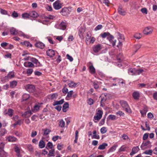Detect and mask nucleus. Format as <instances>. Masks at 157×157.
Listing matches in <instances>:
<instances>
[{
    "mask_svg": "<svg viewBox=\"0 0 157 157\" xmlns=\"http://www.w3.org/2000/svg\"><path fill=\"white\" fill-rule=\"evenodd\" d=\"M120 103L122 108L127 113H132L131 110L126 101L124 100L121 101Z\"/></svg>",
    "mask_w": 157,
    "mask_h": 157,
    "instance_id": "1",
    "label": "nucleus"
},
{
    "mask_svg": "<svg viewBox=\"0 0 157 157\" xmlns=\"http://www.w3.org/2000/svg\"><path fill=\"white\" fill-rule=\"evenodd\" d=\"M5 144L2 142L0 143V157H6L7 155V153L3 150Z\"/></svg>",
    "mask_w": 157,
    "mask_h": 157,
    "instance_id": "2",
    "label": "nucleus"
},
{
    "mask_svg": "<svg viewBox=\"0 0 157 157\" xmlns=\"http://www.w3.org/2000/svg\"><path fill=\"white\" fill-rule=\"evenodd\" d=\"M35 87L34 85L28 84L25 86V89L29 93H33L35 91Z\"/></svg>",
    "mask_w": 157,
    "mask_h": 157,
    "instance_id": "3",
    "label": "nucleus"
},
{
    "mask_svg": "<svg viewBox=\"0 0 157 157\" xmlns=\"http://www.w3.org/2000/svg\"><path fill=\"white\" fill-rule=\"evenodd\" d=\"M59 0H57L53 4L54 8L56 10H58L61 8L62 4Z\"/></svg>",
    "mask_w": 157,
    "mask_h": 157,
    "instance_id": "4",
    "label": "nucleus"
},
{
    "mask_svg": "<svg viewBox=\"0 0 157 157\" xmlns=\"http://www.w3.org/2000/svg\"><path fill=\"white\" fill-rule=\"evenodd\" d=\"M103 114V112L102 110H98V112L96 113V116H94V119L95 120H99L101 118Z\"/></svg>",
    "mask_w": 157,
    "mask_h": 157,
    "instance_id": "5",
    "label": "nucleus"
},
{
    "mask_svg": "<svg viewBox=\"0 0 157 157\" xmlns=\"http://www.w3.org/2000/svg\"><path fill=\"white\" fill-rule=\"evenodd\" d=\"M102 48L101 44H98L94 46L93 48V50L95 53H97L100 51Z\"/></svg>",
    "mask_w": 157,
    "mask_h": 157,
    "instance_id": "6",
    "label": "nucleus"
},
{
    "mask_svg": "<svg viewBox=\"0 0 157 157\" xmlns=\"http://www.w3.org/2000/svg\"><path fill=\"white\" fill-rule=\"evenodd\" d=\"M87 65L89 66V71L91 74H94L95 73V69L94 67L93 64L89 62L87 63Z\"/></svg>",
    "mask_w": 157,
    "mask_h": 157,
    "instance_id": "7",
    "label": "nucleus"
},
{
    "mask_svg": "<svg viewBox=\"0 0 157 157\" xmlns=\"http://www.w3.org/2000/svg\"><path fill=\"white\" fill-rule=\"evenodd\" d=\"M108 40L111 43L113 46L115 45L116 40H113L114 37L110 33L107 37Z\"/></svg>",
    "mask_w": 157,
    "mask_h": 157,
    "instance_id": "8",
    "label": "nucleus"
},
{
    "mask_svg": "<svg viewBox=\"0 0 157 157\" xmlns=\"http://www.w3.org/2000/svg\"><path fill=\"white\" fill-rule=\"evenodd\" d=\"M13 110L11 109H9L7 111L6 110H5L3 112V114L5 115H8L10 117H12L13 115Z\"/></svg>",
    "mask_w": 157,
    "mask_h": 157,
    "instance_id": "9",
    "label": "nucleus"
},
{
    "mask_svg": "<svg viewBox=\"0 0 157 157\" xmlns=\"http://www.w3.org/2000/svg\"><path fill=\"white\" fill-rule=\"evenodd\" d=\"M153 31V29L150 27H147L144 30V34L148 35L151 34Z\"/></svg>",
    "mask_w": 157,
    "mask_h": 157,
    "instance_id": "10",
    "label": "nucleus"
},
{
    "mask_svg": "<svg viewBox=\"0 0 157 157\" xmlns=\"http://www.w3.org/2000/svg\"><path fill=\"white\" fill-rule=\"evenodd\" d=\"M47 56L51 57H53L55 55V51L52 49H49L46 52Z\"/></svg>",
    "mask_w": 157,
    "mask_h": 157,
    "instance_id": "11",
    "label": "nucleus"
},
{
    "mask_svg": "<svg viewBox=\"0 0 157 157\" xmlns=\"http://www.w3.org/2000/svg\"><path fill=\"white\" fill-rule=\"evenodd\" d=\"M114 80H116L118 84L121 86H123V84H125V81L122 79H120L118 78H113Z\"/></svg>",
    "mask_w": 157,
    "mask_h": 157,
    "instance_id": "12",
    "label": "nucleus"
},
{
    "mask_svg": "<svg viewBox=\"0 0 157 157\" xmlns=\"http://www.w3.org/2000/svg\"><path fill=\"white\" fill-rule=\"evenodd\" d=\"M14 77V72L13 71H11L9 72L8 74L5 77V79L6 80H8L9 79L13 78Z\"/></svg>",
    "mask_w": 157,
    "mask_h": 157,
    "instance_id": "13",
    "label": "nucleus"
},
{
    "mask_svg": "<svg viewBox=\"0 0 157 157\" xmlns=\"http://www.w3.org/2000/svg\"><path fill=\"white\" fill-rule=\"evenodd\" d=\"M30 60L34 63L36 64V66L39 67L40 66V62H39L38 60L36 59L33 57H32L30 58Z\"/></svg>",
    "mask_w": 157,
    "mask_h": 157,
    "instance_id": "14",
    "label": "nucleus"
},
{
    "mask_svg": "<svg viewBox=\"0 0 157 157\" xmlns=\"http://www.w3.org/2000/svg\"><path fill=\"white\" fill-rule=\"evenodd\" d=\"M60 13L63 16H67L68 15L69 13V10L67 8H64L62 9L60 11Z\"/></svg>",
    "mask_w": 157,
    "mask_h": 157,
    "instance_id": "15",
    "label": "nucleus"
},
{
    "mask_svg": "<svg viewBox=\"0 0 157 157\" xmlns=\"http://www.w3.org/2000/svg\"><path fill=\"white\" fill-rule=\"evenodd\" d=\"M67 27V23L64 22H62L59 25V28L61 29L65 30Z\"/></svg>",
    "mask_w": 157,
    "mask_h": 157,
    "instance_id": "16",
    "label": "nucleus"
},
{
    "mask_svg": "<svg viewBox=\"0 0 157 157\" xmlns=\"http://www.w3.org/2000/svg\"><path fill=\"white\" fill-rule=\"evenodd\" d=\"M32 114V113L30 111H26L22 114V116L24 117L28 118L31 116Z\"/></svg>",
    "mask_w": 157,
    "mask_h": 157,
    "instance_id": "17",
    "label": "nucleus"
},
{
    "mask_svg": "<svg viewBox=\"0 0 157 157\" xmlns=\"http://www.w3.org/2000/svg\"><path fill=\"white\" fill-rule=\"evenodd\" d=\"M36 47L40 49H43L45 47V45L42 42H38L36 43L35 44Z\"/></svg>",
    "mask_w": 157,
    "mask_h": 157,
    "instance_id": "18",
    "label": "nucleus"
},
{
    "mask_svg": "<svg viewBox=\"0 0 157 157\" xmlns=\"http://www.w3.org/2000/svg\"><path fill=\"white\" fill-rule=\"evenodd\" d=\"M132 95L134 99L136 100H138L140 97V93L138 91L134 92Z\"/></svg>",
    "mask_w": 157,
    "mask_h": 157,
    "instance_id": "19",
    "label": "nucleus"
},
{
    "mask_svg": "<svg viewBox=\"0 0 157 157\" xmlns=\"http://www.w3.org/2000/svg\"><path fill=\"white\" fill-rule=\"evenodd\" d=\"M138 147H135L132 148V152L130 153V155H132L136 153L139 150Z\"/></svg>",
    "mask_w": 157,
    "mask_h": 157,
    "instance_id": "20",
    "label": "nucleus"
},
{
    "mask_svg": "<svg viewBox=\"0 0 157 157\" xmlns=\"http://www.w3.org/2000/svg\"><path fill=\"white\" fill-rule=\"evenodd\" d=\"M78 84V83H75L74 82L71 81L69 82L68 85L70 87L75 88L77 86Z\"/></svg>",
    "mask_w": 157,
    "mask_h": 157,
    "instance_id": "21",
    "label": "nucleus"
},
{
    "mask_svg": "<svg viewBox=\"0 0 157 157\" xmlns=\"http://www.w3.org/2000/svg\"><path fill=\"white\" fill-rule=\"evenodd\" d=\"M11 34L13 35H15L18 34V30L14 28H11L10 30Z\"/></svg>",
    "mask_w": 157,
    "mask_h": 157,
    "instance_id": "22",
    "label": "nucleus"
},
{
    "mask_svg": "<svg viewBox=\"0 0 157 157\" xmlns=\"http://www.w3.org/2000/svg\"><path fill=\"white\" fill-rule=\"evenodd\" d=\"M17 140V138L14 136H10L6 138V140L9 142H14Z\"/></svg>",
    "mask_w": 157,
    "mask_h": 157,
    "instance_id": "23",
    "label": "nucleus"
},
{
    "mask_svg": "<svg viewBox=\"0 0 157 157\" xmlns=\"http://www.w3.org/2000/svg\"><path fill=\"white\" fill-rule=\"evenodd\" d=\"M128 74L131 75H136V69L134 68H129L128 70Z\"/></svg>",
    "mask_w": 157,
    "mask_h": 157,
    "instance_id": "24",
    "label": "nucleus"
},
{
    "mask_svg": "<svg viewBox=\"0 0 157 157\" xmlns=\"http://www.w3.org/2000/svg\"><path fill=\"white\" fill-rule=\"evenodd\" d=\"M147 111V106H144L142 110H140V111L142 116H144L145 115Z\"/></svg>",
    "mask_w": 157,
    "mask_h": 157,
    "instance_id": "25",
    "label": "nucleus"
},
{
    "mask_svg": "<svg viewBox=\"0 0 157 157\" xmlns=\"http://www.w3.org/2000/svg\"><path fill=\"white\" fill-rule=\"evenodd\" d=\"M69 107V103L67 102H65L63 106V111L64 112H66L67 111V109Z\"/></svg>",
    "mask_w": 157,
    "mask_h": 157,
    "instance_id": "26",
    "label": "nucleus"
},
{
    "mask_svg": "<svg viewBox=\"0 0 157 157\" xmlns=\"http://www.w3.org/2000/svg\"><path fill=\"white\" fill-rule=\"evenodd\" d=\"M15 151L17 153V155L18 157L21 156V155L20 154V148L17 145H16L14 147Z\"/></svg>",
    "mask_w": 157,
    "mask_h": 157,
    "instance_id": "27",
    "label": "nucleus"
},
{
    "mask_svg": "<svg viewBox=\"0 0 157 157\" xmlns=\"http://www.w3.org/2000/svg\"><path fill=\"white\" fill-rule=\"evenodd\" d=\"M58 94L57 93H55L52 94H50L48 96L49 98L53 100L54 99H56L57 96Z\"/></svg>",
    "mask_w": 157,
    "mask_h": 157,
    "instance_id": "28",
    "label": "nucleus"
},
{
    "mask_svg": "<svg viewBox=\"0 0 157 157\" xmlns=\"http://www.w3.org/2000/svg\"><path fill=\"white\" fill-rule=\"evenodd\" d=\"M119 13L122 15H125L126 13V12L122 9L121 7L120 6L118 9Z\"/></svg>",
    "mask_w": 157,
    "mask_h": 157,
    "instance_id": "29",
    "label": "nucleus"
},
{
    "mask_svg": "<svg viewBox=\"0 0 157 157\" xmlns=\"http://www.w3.org/2000/svg\"><path fill=\"white\" fill-rule=\"evenodd\" d=\"M64 102V99H62L60 101H55L53 104V105L54 106L57 105H61L63 104Z\"/></svg>",
    "mask_w": 157,
    "mask_h": 157,
    "instance_id": "30",
    "label": "nucleus"
},
{
    "mask_svg": "<svg viewBox=\"0 0 157 157\" xmlns=\"http://www.w3.org/2000/svg\"><path fill=\"white\" fill-rule=\"evenodd\" d=\"M30 17L35 18L37 17L38 15L35 11H32L29 13Z\"/></svg>",
    "mask_w": 157,
    "mask_h": 157,
    "instance_id": "31",
    "label": "nucleus"
},
{
    "mask_svg": "<svg viewBox=\"0 0 157 157\" xmlns=\"http://www.w3.org/2000/svg\"><path fill=\"white\" fill-rule=\"evenodd\" d=\"M151 143L149 141H147L145 143H143L141 145L140 147L142 149H144L145 148V147L150 144Z\"/></svg>",
    "mask_w": 157,
    "mask_h": 157,
    "instance_id": "32",
    "label": "nucleus"
},
{
    "mask_svg": "<svg viewBox=\"0 0 157 157\" xmlns=\"http://www.w3.org/2000/svg\"><path fill=\"white\" fill-rule=\"evenodd\" d=\"M93 133V135L92 137V139H100V136L98 135L97 134V132L96 130H94Z\"/></svg>",
    "mask_w": 157,
    "mask_h": 157,
    "instance_id": "33",
    "label": "nucleus"
},
{
    "mask_svg": "<svg viewBox=\"0 0 157 157\" xmlns=\"http://www.w3.org/2000/svg\"><path fill=\"white\" fill-rule=\"evenodd\" d=\"M40 106L38 104H36L33 107V109H32V111L34 113L37 111L39 109Z\"/></svg>",
    "mask_w": 157,
    "mask_h": 157,
    "instance_id": "34",
    "label": "nucleus"
},
{
    "mask_svg": "<svg viewBox=\"0 0 157 157\" xmlns=\"http://www.w3.org/2000/svg\"><path fill=\"white\" fill-rule=\"evenodd\" d=\"M108 146V144L106 143H103L102 144L100 145L98 147V149L99 150H104L105 147Z\"/></svg>",
    "mask_w": 157,
    "mask_h": 157,
    "instance_id": "35",
    "label": "nucleus"
},
{
    "mask_svg": "<svg viewBox=\"0 0 157 157\" xmlns=\"http://www.w3.org/2000/svg\"><path fill=\"white\" fill-rule=\"evenodd\" d=\"M17 82L14 80L10 82V86L11 88H14L17 85Z\"/></svg>",
    "mask_w": 157,
    "mask_h": 157,
    "instance_id": "36",
    "label": "nucleus"
},
{
    "mask_svg": "<svg viewBox=\"0 0 157 157\" xmlns=\"http://www.w3.org/2000/svg\"><path fill=\"white\" fill-rule=\"evenodd\" d=\"M45 143L43 140H40L39 143V146L40 148H43L45 147Z\"/></svg>",
    "mask_w": 157,
    "mask_h": 157,
    "instance_id": "37",
    "label": "nucleus"
},
{
    "mask_svg": "<svg viewBox=\"0 0 157 157\" xmlns=\"http://www.w3.org/2000/svg\"><path fill=\"white\" fill-rule=\"evenodd\" d=\"M24 66L26 67H33L34 65L31 62H28L27 63H25L24 64Z\"/></svg>",
    "mask_w": 157,
    "mask_h": 157,
    "instance_id": "38",
    "label": "nucleus"
},
{
    "mask_svg": "<svg viewBox=\"0 0 157 157\" xmlns=\"http://www.w3.org/2000/svg\"><path fill=\"white\" fill-rule=\"evenodd\" d=\"M117 146L118 145H114L109 148L108 151V152H111L114 151L116 150Z\"/></svg>",
    "mask_w": 157,
    "mask_h": 157,
    "instance_id": "39",
    "label": "nucleus"
},
{
    "mask_svg": "<svg viewBox=\"0 0 157 157\" xmlns=\"http://www.w3.org/2000/svg\"><path fill=\"white\" fill-rule=\"evenodd\" d=\"M22 17L25 19L29 18L30 17L29 13H25L22 14Z\"/></svg>",
    "mask_w": 157,
    "mask_h": 157,
    "instance_id": "40",
    "label": "nucleus"
},
{
    "mask_svg": "<svg viewBox=\"0 0 157 157\" xmlns=\"http://www.w3.org/2000/svg\"><path fill=\"white\" fill-rule=\"evenodd\" d=\"M30 96L28 94H25L22 96V100L23 101L27 100L29 98Z\"/></svg>",
    "mask_w": 157,
    "mask_h": 157,
    "instance_id": "41",
    "label": "nucleus"
},
{
    "mask_svg": "<svg viewBox=\"0 0 157 157\" xmlns=\"http://www.w3.org/2000/svg\"><path fill=\"white\" fill-rule=\"evenodd\" d=\"M55 153V150L54 149H52L49 151V153L48 154V155L51 156H54V154Z\"/></svg>",
    "mask_w": 157,
    "mask_h": 157,
    "instance_id": "42",
    "label": "nucleus"
},
{
    "mask_svg": "<svg viewBox=\"0 0 157 157\" xmlns=\"http://www.w3.org/2000/svg\"><path fill=\"white\" fill-rule=\"evenodd\" d=\"M43 130L44 131L43 135L45 136L48 135L51 132V130L49 129H43Z\"/></svg>",
    "mask_w": 157,
    "mask_h": 157,
    "instance_id": "43",
    "label": "nucleus"
},
{
    "mask_svg": "<svg viewBox=\"0 0 157 157\" xmlns=\"http://www.w3.org/2000/svg\"><path fill=\"white\" fill-rule=\"evenodd\" d=\"M65 125V122L63 120H61L59 121V127L61 128H63L64 127Z\"/></svg>",
    "mask_w": 157,
    "mask_h": 157,
    "instance_id": "44",
    "label": "nucleus"
},
{
    "mask_svg": "<svg viewBox=\"0 0 157 157\" xmlns=\"http://www.w3.org/2000/svg\"><path fill=\"white\" fill-rule=\"evenodd\" d=\"M21 44L25 45V46L27 47H32V44L28 41H25L23 42H21Z\"/></svg>",
    "mask_w": 157,
    "mask_h": 157,
    "instance_id": "45",
    "label": "nucleus"
},
{
    "mask_svg": "<svg viewBox=\"0 0 157 157\" xmlns=\"http://www.w3.org/2000/svg\"><path fill=\"white\" fill-rule=\"evenodd\" d=\"M7 133V131L4 128L0 130V136H3Z\"/></svg>",
    "mask_w": 157,
    "mask_h": 157,
    "instance_id": "46",
    "label": "nucleus"
},
{
    "mask_svg": "<svg viewBox=\"0 0 157 157\" xmlns=\"http://www.w3.org/2000/svg\"><path fill=\"white\" fill-rule=\"evenodd\" d=\"M108 118L109 119L111 120H114L117 119L115 115H110L108 116Z\"/></svg>",
    "mask_w": 157,
    "mask_h": 157,
    "instance_id": "47",
    "label": "nucleus"
},
{
    "mask_svg": "<svg viewBox=\"0 0 157 157\" xmlns=\"http://www.w3.org/2000/svg\"><path fill=\"white\" fill-rule=\"evenodd\" d=\"M27 147L28 150L30 152L33 151V146L31 144H28L27 145Z\"/></svg>",
    "mask_w": 157,
    "mask_h": 157,
    "instance_id": "48",
    "label": "nucleus"
},
{
    "mask_svg": "<svg viewBox=\"0 0 157 157\" xmlns=\"http://www.w3.org/2000/svg\"><path fill=\"white\" fill-rule=\"evenodd\" d=\"M109 34V32H105L102 34H101V36L103 38H104L106 37H107Z\"/></svg>",
    "mask_w": 157,
    "mask_h": 157,
    "instance_id": "49",
    "label": "nucleus"
},
{
    "mask_svg": "<svg viewBox=\"0 0 157 157\" xmlns=\"http://www.w3.org/2000/svg\"><path fill=\"white\" fill-rule=\"evenodd\" d=\"M152 151L151 150H146L144 152V153L146 155H151L152 153Z\"/></svg>",
    "mask_w": 157,
    "mask_h": 157,
    "instance_id": "50",
    "label": "nucleus"
},
{
    "mask_svg": "<svg viewBox=\"0 0 157 157\" xmlns=\"http://www.w3.org/2000/svg\"><path fill=\"white\" fill-rule=\"evenodd\" d=\"M100 132L102 134L105 133L107 132L106 128L105 127H102L100 129Z\"/></svg>",
    "mask_w": 157,
    "mask_h": 157,
    "instance_id": "51",
    "label": "nucleus"
},
{
    "mask_svg": "<svg viewBox=\"0 0 157 157\" xmlns=\"http://www.w3.org/2000/svg\"><path fill=\"white\" fill-rule=\"evenodd\" d=\"M144 71L142 69H136V75H140Z\"/></svg>",
    "mask_w": 157,
    "mask_h": 157,
    "instance_id": "52",
    "label": "nucleus"
},
{
    "mask_svg": "<svg viewBox=\"0 0 157 157\" xmlns=\"http://www.w3.org/2000/svg\"><path fill=\"white\" fill-rule=\"evenodd\" d=\"M105 117L99 123V126H101L103 125L105 122Z\"/></svg>",
    "mask_w": 157,
    "mask_h": 157,
    "instance_id": "53",
    "label": "nucleus"
},
{
    "mask_svg": "<svg viewBox=\"0 0 157 157\" xmlns=\"http://www.w3.org/2000/svg\"><path fill=\"white\" fill-rule=\"evenodd\" d=\"M91 36V35L90 33H86V39L87 41H88L90 39Z\"/></svg>",
    "mask_w": 157,
    "mask_h": 157,
    "instance_id": "54",
    "label": "nucleus"
},
{
    "mask_svg": "<svg viewBox=\"0 0 157 157\" xmlns=\"http://www.w3.org/2000/svg\"><path fill=\"white\" fill-rule=\"evenodd\" d=\"M33 71V70L32 69H28L27 70V74L28 75H29L32 74Z\"/></svg>",
    "mask_w": 157,
    "mask_h": 157,
    "instance_id": "55",
    "label": "nucleus"
},
{
    "mask_svg": "<svg viewBox=\"0 0 157 157\" xmlns=\"http://www.w3.org/2000/svg\"><path fill=\"white\" fill-rule=\"evenodd\" d=\"M134 37L137 39H139L141 38V35L140 33H136L134 35Z\"/></svg>",
    "mask_w": 157,
    "mask_h": 157,
    "instance_id": "56",
    "label": "nucleus"
},
{
    "mask_svg": "<svg viewBox=\"0 0 157 157\" xmlns=\"http://www.w3.org/2000/svg\"><path fill=\"white\" fill-rule=\"evenodd\" d=\"M73 90H71L67 93V97L70 98L71 97L73 94Z\"/></svg>",
    "mask_w": 157,
    "mask_h": 157,
    "instance_id": "57",
    "label": "nucleus"
},
{
    "mask_svg": "<svg viewBox=\"0 0 157 157\" xmlns=\"http://www.w3.org/2000/svg\"><path fill=\"white\" fill-rule=\"evenodd\" d=\"M126 147H124V146H122L119 149L118 152L124 151L125 150Z\"/></svg>",
    "mask_w": 157,
    "mask_h": 157,
    "instance_id": "58",
    "label": "nucleus"
},
{
    "mask_svg": "<svg viewBox=\"0 0 157 157\" xmlns=\"http://www.w3.org/2000/svg\"><path fill=\"white\" fill-rule=\"evenodd\" d=\"M141 11L143 13L147 14V9L145 8H142L141 10Z\"/></svg>",
    "mask_w": 157,
    "mask_h": 157,
    "instance_id": "59",
    "label": "nucleus"
},
{
    "mask_svg": "<svg viewBox=\"0 0 157 157\" xmlns=\"http://www.w3.org/2000/svg\"><path fill=\"white\" fill-rule=\"evenodd\" d=\"M18 16V14L15 11H14L12 14V16L14 18H16Z\"/></svg>",
    "mask_w": 157,
    "mask_h": 157,
    "instance_id": "60",
    "label": "nucleus"
},
{
    "mask_svg": "<svg viewBox=\"0 0 157 157\" xmlns=\"http://www.w3.org/2000/svg\"><path fill=\"white\" fill-rule=\"evenodd\" d=\"M53 147V144L51 142H48L46 146V147H48L49 148L52 149Z\"/></svg>",
    "mask_w": 157,
    "mask_h": 157,
    "instance_id": "61",
    "label": "nucleus"
},
{
    "mask_svg": "<svg viewBox=\"0 0 157 157\" xmlns=\"http://www.w3.org/2000/svg\"><path fill=\"white\" fill-rule=\"evenodd\" d=\"M59 138L60 139L61 138V137L58 136H56L52 137V140L53 141H56Z\"/></svg>",
    "mask_w": 157,
    "mask_h": 157,
    "instance_id": "62",
    "label": "nucleus"
},
{
    "mask_svg": "<svg viewBox=\"0 0 157 157\" xmlns=\"http://www.w3.org/2000/svg\"><path fill=\"white\" fill-rule=\"evenodd\" d=\"M94 88L95 89H97L99 88V86L98 84V82H94L93 83Z\"/></svg>",
    "mask_w": 157,
    "mask_h": 157,
    "instance_id": "63",
    "label": "nucleus"
},
{
    "mask_svg": "<svg viewBox=\"0 0 157 157\" xmlns=\"http://www.w3.org/2000/svg\"><path fill=\"white\" fill-rule=\"evenodd\" d=\"M67 58L69 60L70 62H72L73 61V59L72 57L70 56L69 54H67L66 55Z\"/></svg>",
    "mask_w": 157,
    "mask_h": 157,
    "instance_id": "64",
    "label": "nucleus"
}]
</instances>
